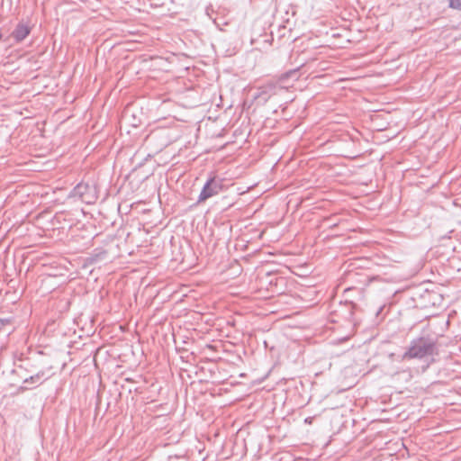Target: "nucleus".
Listing matches in <instances>:
<instances>
[{
	"label": "nucleus",
	"mask_w": 461,
	"mask_h": 461,
	"mask_svg": "<svg viewBox=\"0 0 461 461\" xmlns=\"http://www.w3.org/2000/svg\"><path fill=\"white\" fill-rule=\"evenodd\" d=\"M438 352L437 343L430 338L420 337L411 340L408 350L402 355V359L424 358Z\"/></svg>",
	"instance_id": "nucleus-1"
},
{
	"label": "nucleus",
	"mask_w": 461,
	"mask_h": 461,
	"mask_svg": "<svg viewBox=\"0 0 461 461\" xmlns=\"http://www.w3.org/2000/svg\"><path fill=\"white\" fill-rule=\"evenodd\" d=\"M223 189V179L217 176H212L208 178L205 182L199 196L197 203H203L207 199L219 194Z\"/></svg>",
	"instance_id": "nucleus-2"
},
{
	"label": "nucleus",
	"mask_w": 461,
	"mask_h": 461,
	"mask_svg": "<svg viewBox=\"0 0 461 461\" xmlns=\"http://www.w3.org/2000/svg\"><path fill=\"white\" fill-rule=\"evenodd\" d=\"M70 197H77L81 200L83 203L87 204L95 203L97 195L95 190V187L89 185L86 183H79L77 184L70 193Z\"/></svg>",
	"instance_id": "nucleus-3"
},
{
	"label": "nucleus",
	"mask_w": 461,
	"mask_h": 461,
	"mask_svg": "<svg viewBox=\"0 0 461 461\" xmlns=\"http://www.w3.org/2000/svg\"><path fill=\"white\" fill-rule=\"evenodd\" d=\"M30 33V28L23 24L19 23L14 31L12 33V37L17 41L20 42L24 40Z\"/></svg>",
	"instance_id": "nucleus-4"
},
{
	"label": "nucleus",
	"mask_w": 461,
	"mask_h": 461,
	"mask_svg": "<svg viewBox=\"0 0 461 461\" xmlns=\"http://www.w3.org/2000/svg\"><path fill=\"white\" fill-rule=\"evenodd\" d=\"M300 77L298 69H293L281 75L279 82L281 84H294Z\"/></svg>",
	"instance_id": "nucleus-5"
},
{
	"label": "nucleus",
	"mask_w": 461,
	"mask_h": 461,
	"mask_svg": "<svg viewBox=\"0 0 461 461\" xmlns=\"http://www.w3.org/2000/svg\"><path fill=\"white\" fill-rule=\"evenodd\" d=\"M49 376L46 375L44 371H40L37 374L30 376L29 378H26L24 380V383L41 384L43 381L47 380Z\"/></svg>",
	"instance_id": "nucleus-6"
},
{
	"label": "nucleus",
	"mask_w": 461,
	"mask_h": 461,
	"mask_svg": "<svg viewBox=\"0 0 461 461\" xmlns=\"http://www.w3.org/2000/svg\"><path fill=\"white\" fill-rule=\"evenodd\" d=\"M107 258V252L104 249H95L91 255L92 262H98Z\"/></svg>",
	"instance_id": "nucleus-7"
},
{
	"label": "nucleus",
	"mask_w": 461,
	"mask_h": 461,
	"mask_svg": "<svg viewBox=\"0 0 461 461\" xmlns=\"http://www.w3.org/2000/svg\"><path fill=\"white\" fill-rule=\"evenodd\" d=\"M449 7L452 9L461 10V0H449Z\"/></svg>",
	"instance_id": "nucleus-8"
},
{
	"label": "nucleus",
	"mask_w": 461,
	"mask_h": 461,
	"mask_svg": "<svg viewBox=\"0 0 461 461\" xmlns=\"http://www.w3.org/2000/svg\"><path fill=\"white\" fill-rule=\"evenodd\" d=\"M304 422L305 423H308V424H312V417H308L304 420Z\"/></svg>",
	"instance_id": "nucleus-9"
},
{
	"label": "nucleus",
	"mask_w": 461,
	"mask_h": 461,
	"mask_svg": "<svg viewBox=\"0 0 461 461\" xmlns=\"http://www.w3.org/2000/svg\"><path fill=\"white\" fill-rule=\"evenodd\" d=\"M383 308H384L383 306L379 308V310H378V312L376 313L377 315L382 312Z\"/></svg>",
	"instance_id": "nucleus-10"
}]
</instances>
